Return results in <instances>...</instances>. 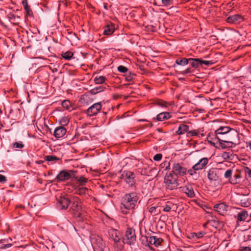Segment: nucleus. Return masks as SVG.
<instances>
[{"mask_svg":"<svg viewBox=\"0 0 251 251\" xmlns=\"http://www.w3.org/2000/svg\"><path fill=\"white\" fill-rule=\"evenodd\" d=\"M75 171L72 170H62L57 175L55 179L57 182H64L73 177L72 175Z\"/></svg>","mask_w":251,"mask_h":251,"instance_id":"1a4fd4ad","label":"nucleus"},{"mask_svg":"<svg viewBox=\"0 0 251 251\" xmlns=\"http://www.w3.org/2000/svg\"><path fill=\"white\" fill-rule=\"evenodd\" d=\"M88 98V96L87 95H83L81 96L80 98V100H79V101L82 103H84V102H85V101L86 100H87Z\"/></svg>","mask_w":251,"mask_h":251,"instance_id":"13d9d810","label":"nucleus"},{"mask_svg":"<svg viewBox=\"0 0 251 251\" xmlns=\"http://www.w3.org/2000/svg\"><path fill=\"white\" fill-rule=\"evenodd\" d=\"M24 9L25 10V11L26 16L30 17H32V18L33 17V14L32 11L29 6L25 7L24 8Z\"/></svg>","mask_w":251,"mask_h":251,"instance_id":"8fccbe9b","label":"nucleus"},{"mask_svg":"<svg viewBox=\"0 0 251 251\" xmlns=\"http://www.w3.org/2000/svg\"><path fill=\"white\" fill-rule=\"evenodd\" d=\"M61 105L62 107L66 110H70V109L72 107L71 101L67 100H64L62 102Z\"/></svg>","mask_w":251,"mask_h":251,"instance_id":"ea45409f","label":"nucleus"},{"mask_svg":"<svg viewBox=\"0 0 251 251\" xmlns=\"http://www.w3.org/2000/svg\"><path fill=\"white\" fill-rule=\"evenodd\" d=\"M8 17L9 20L11 21H15L16 18H18V19L19 18V16H16L13 13H9L8 15Z\"/></svg>","mask_w":251,"mask_h":251,"instance_id":"6e6d98bb","label":"nucleus"},{"mask_svg":"<svg viewBox=\"0 0 251 251\" xmlns=\"http://www.w3.org/2000/svg\"><path fill=\"white\" fill-rule=\"evenodd\" d=\"M7 181L6 177L3 175H0V183H4Z\"/></svg>","mask_w":251,"mask_h":251,"instance_id":"052dcab7","label":"nucleus"},{"mask_svg":"<svg viewBox=\"0 0 251 251\" xmlns=\"http://www.w3.org/2000/svg\"><path fill=\"white\" fill-rule=\"evenodd\" d=\"M174 206V204L172 202L167 201V203L163 206V210L165 212H169Z\"/></svg>","mask_w":251,"mask_h":251,"instance_id":"4c0bfd02","label":"nucleus"},{"mask_svg":"<svg viewBox=\"0 0 251 251\" xmlns=\"http://www.w3.org/2000/svg\"><path fill=\"white\" fill-rule=\"evenodd\" d=\"M71 202V199L65 196H61L57 199V207L60 209H66Z\"/></svg>","mask_w":251,"mask_h":251,"instance_id":"ddd939ff","label":"nucleus"},{"mask_svg":"<svg viewBox=\"0 0 251 251\" xmlns=\"http://www.w3.org/2000/svg\"><path fill=\"white\" fill-rule=\"evenodd\" d=\"M248 216V212L245 210H242L240 212L238 213L237 216H234V217L237 219V225L239 226V222L244 221L247 219Z\"/></svg>","mask_w":251,"mask_h":251,"instance_id":"5701e85b","label":"nucleus"},{"mask_svg":"<svg viewBox=\"0 0 251 251\" xmlns=\"http://www.w3.org/2000/svg\"><path fill=\"white\" fill-rule=\"evenodd\" d=\"M202 64L208 66L212 64V62L210 61L202 60L201 59V66Z\"/></svg>","mask_w":251,"mask_h":251,"instance_id":"bf43d9fd","label":"nucleus"},{"mask_svg":"<svg viewBox=\"0 0 251 251\" xmlns=\"http://www.w3.org/2000/svg\"><path fill=\"white\" fill-rule=\"evenodd\" d=\"M161 168L164 170H169L170 169V162L168 160H165L160 164Z\"/></svg>","mask_w":251,"mask_h":251,"instance_id":"a19ab883","label":"nucleus"},{"mask_svg":"<svg viewBox=\"0 0 251 251\" xmlns=\"http://www.w3.org/2000/svg\"><path fill=\"white\" fill-rule=\"evenodd\" d=\"M90 240L93 248L97 251H104L105 244L102 238L97 235L92 234L90 236Z\"/></svg>","mask_w":251,"mask_h":251,"instance_id":"20e7f679","label":"nucleus"},{"mask_svg":"<svg viewBox=\"0 0 251 251\" xmlns=\"http://www.w3.org/2000/svg\"><path fill=\"white\" fill-rule=\"evenodd\" d=\"M115 31V25L111 22L108 23L103 27V34L105 35H110Z\"/></svg>","mask_w":251,"mask_h":251,"instance_id":"6ab92c4d","label":"nucleus"},{"mask_svg":"<svg viewBox=\"0 0 251 251\" xmlns=\"http://www.w3.org/2000/svg\"><path fill=\"white\" fill-rule=\"evenodd\" d=\"M77 182L80 186L85 185L86 183L88 182V179L86 177H84L83 176H73V177Z\"/></svg>","mask_w":251,"mask_h":251,"instance_id":"c85d7f7f","label":"nucleus"},{"mask_svg":"<svg viewBox=\"0 0 251 251\" xmlns=\"http://www.w3.org/2000/svg\"><path fill=\"white\" fill-rule=\"evenodd\" d=\"M189 62L191 65L195 68H197L199 66H201V59L199 58H189Z\"/></svg>","mask_w":251,"mask_h":251,"instance_id":"473e14b6","label":"nucleus"},{"mask_svg":"<svg viewBox=\"0 0 251 251\" xmlns=\"http://www.w3.org/2000/svg\"><path fill=\"white\" fill-rule=\"evenodd\" d=\"M120 178L128 185L132 186L135 183V174L129 171H124L122 172Z\"/></svg>","mask_w":251,"mask_h":251,"instance_id":"39448f33","label":"nucleus"},{"mask_svg":"<svg viewBox=\"0 0 251 251\" xmlns=\"http://www.w3.org/2000/svg\"><path fill=\"white\" fill-rule=\"evenodd\" d=\"M61 56L66 60H70L73 56V53L70 51L62 52Z\"/></svg>","mask_w":251,"mask_h":251,"instance_id":"c9c22d12","label":"nucleus"},{"mask_svg":"<svg viewBox=\"0 0 251 251\" xmlns=\"http://www.w3.org/2000/svg\"><path fill=\"white\" fill-rule=\"evenodd\" d=\"M162 6L165 7H172L174 4V0H161Z\"/></svg>","mask_w":251,"mask_h":251,"instance_id":"e433bc0d","label":"nucleus"},{"mask_svg":"<svg viewBox=\"0 0 251 251\" xmlns=\"http://www.w3.org/2000/svg\"><path fill=\"white\" fill-rule=\"evenodd\" d=\"M162 156H162V154H161V153H157V154H155L153 156V159L155 161H160L162 159Z\"/></svg>","mask_w":251,"mask_h":251,"instance_id":"4d7b16f0","label":"nucleus"},{"mask_svg":"<svg viewBox=\"0 0 251 251\" xmlns=\"http://www.w3.org/2000/svg\"><path fill=\"white\" fill-rule=\"evenodd\" d=\"M244 20L243 17L239 14H234L228 16L226 19V23L232 25H239Z\"/></svg>","mask_w":251,"mask_h":251,"instance_id":"f8f14e48","label":"nucleus"},{"mask_svg":"<svg viewBox=\"0 0 251 251\" xmlns=\"http://www.w3.org/2000/svg\"><path fill=\"white\" fill-rule=\"evenodd\" d=\"M176 63L177 65L184 66L188 64L189 60L185 58H182L181 59H176Z\"/></svg>","mask_w":251,"mask_h":251,"instance_id":"58836bf2","label":"nucleus"},{"mask_svg":"<svg viewBox=\"0 0 251 251\" xmlns=\"http://www.w3.org/2000/svg\"><path fill=\"white\" fill-rule=\"evenodd\" d=\"M207 177L211 181H216L218 179V171L215 168L210 169L207 174Z\"/></svg>","mask_w":251,"mask_h":251,"instance_id":"4be33fe9","label":"nucleus"},{"mask_svg":"<svg viewBox=\"0 0 251 251\" xmlns=\"http://www.w3.org/2000/svg\"><path fill=\"white\" fill-rule=\"evenodd\" d=\"M189 126L184 124H179L178 130L176 131V133L177 135H182L187 133L189 131Z\"/></svg>","mask_w":251,"mask_h":251,"instance_id":"b1692460","label":"nucleus"},{"mask_svg":"<svg viewBox=\"0 0 251 251\" xmlns=\"http://www.w3.org/2000/svg\"><path fill=\"white\" fill-rule=\"evenodd\" d=\"M117 69L119 72L123 73H126L128 72V70L126 67L122 65L118 66Z\"/></svg>","mask_w":251,"mask_h":251,"instance_id":"603ef678","label":"nucleus"},{"mask_svg":"<svg viewBox=\"0 0 251 251\" xmlns=\"http://www.w3.org/2000/svg\"><path fill=\"white\" fill-rule=\"evenodd\" d=\"M45 160H46V161L50 162L51 164H53L60 161L61 159L56 156L49 155L45 156Z\"/></svg>","mask_w":251,"mask_h":251,"instance_id":"2f4dec72","label":"nucleus"},{"mask_svg":"<svg viewBox=\"0 0 251 251\" xmlns=\"http://www.w3.org/2000/svg\"><path fill=\"white\" fill-rule=\"evenodd\" d=\"M105 88L102 86H100V87H95L94 89H93L91 90V92L93 94L95 95L99 92L103 91L105 89Z\"/></svg>","mask_w":251,"mask_h":251,"instance_id":"a18cd8bd","label":"nucleus"},{"mask_svg":"<svg viewBox=\"0 0 251 251\" xmlns=\"http://www.w3.org/2000/svg\"><path fill=\"white\" fill-rule=\"evenodd\" d=\"M238 133L236 131L233 130L232 133L228 134V137L227 138L228 140H226L221 139L220 142L219 144V147L223 149L226 148H231L235 147L236 143L234 142L235 139L238 137Z\"/></svg>","mask_w":251,"mask_h":251,"instance_id":"7ed1b4c3","label":"nucleus"},{"mask_svg":"<svg viewBox=\"0 0 251 251\" xmlns=\"http://www.w3.org/2000/svg\"><path fill=\"white\" fill-rule=\"evenodd\" d=\"M22 4L24 6V8L28 7V3H27V0H23L22 1Z\"/></svg>","mask_w":251,"mask_h":251,"instance_id":"69168bd1","label":"nucleus"},{"mask_svg":"<svg viewBox=\"0 0 251 251\" xmlns=\"http://www.w3.org/2000/svg\"><path fill=\"white\" fill-rule=\"evenodd\" d=\"M89 189L85 187H78L76 190L77 194L82 196L88 193Z\"/></svg>","mask_w":251,"mask_h":251,"instance_id":"f704fd0d","label":"nucleus"},{"mask_svg":"<svg viewBox=\"0 0 251 251\" xmlns=\"http://www.w3.org/2000/svg\"><path fill=\"white\" fill-rule=\"evenodd\" d=\"M233 171L232 170L229 169L227 170L224 174V177L228 179V180L230 179H231V176L232 175Z\"/></svg>","mask_w":251,"mask_h":251,"instance_id":"de8ad7c7","label":"nucleus"},{"mask_svg":"<svg viewBox=\"0 0 251 251\" xmlns=\"http://www.w3.org/2000/svg\"><path fill=\"white\" fill-rule=\"evenodd\" d=\"M102 105L100 102H96L89 107L86 111V114L89 117L96 116L101 109Z\"/></svg>","mask_w":251,"mask_h":251,"instance_id":"9b49d317","label":"nucleus"},{"mask_svg":"<svg viewBox=\"0 0 251 251\" xmlns=\"http://www.w3.org/2000/svg\"><path fill=\"white\" fill-rule=\"evenodd\" d=\"M197 171H198V170H197L196 167L194 166V165H193L191 169H188V170H187L186 169V175L188 174L190 176H193L195 175H197Z\"/></svg>","mask_w":251,"mask_h":251,"instance_id":"79ce46f5","label":"nucleus"},{"mask_svg":"<svg viewBox=\"0 0 251 251\" xmlns=\"http://www.w3.org/2000/svg\"><path fill=\"white\" fill-rule=\"evenodd\" d=\"M222 157L225 159H232L233 154L230 152L225 151L222 154Z\"/></svg>","mask_w":251,"mask_h":251,"instance_id":"49530a36","label":"nucleus"},{"mask_svg":"<svg viewBox=\"0 0 251 251\" xmlns=\"http://www.w3.org/2000/svg\"><path fill=\"white\" fill-rule=\"evenodd\" d=\"M171 173L176 174L177 176H184L186 175V168L183 163L175 162L172 165Z\"/></svg>","mask_w":251,"mask_h":251,"instance_id":"0eeeda50","label":"nucleus"},{"mask_svg":"<svg viewBox=\"0 0 251 251\" xmlns=\"http://www.w3.org/2000/svg\"><path fill=\"white\" fill-rule=\"evenodd\" d=\"M149 250L148 251H156L154 249H153L152 247L149 246Z\"/></svg>","mask_w":251,"mask_h":251,"instance_id":"774afa93","label":"nucleus"},{"mask_svg":"<svg viewBox=\"0 0 251 251\" xmlns=\"http://www.w3.org/2000/svg\"><path fill=\"white\" fill-rule=\"evenodd\" d=\"M107 78L104 76H96L94 78V82L96 84H102L105 82Z\"/></svg>","mask_w":251,"mask_h":251,"instance_id":"72a5a7b5","label":"nucleus"},{"mask_svg":"<svg viewBox=\"0 0 251 251\" xmlns=\"http://www.w3.org/2000/svg\"><path fill=\"white\" fill-rule=\"evenodd\" d=\"M45 161H46V160H45V159L44 160H36L35 161V163L36 164H41L42 163H43L44 162H45Z\"/></svg>","mask_w":251,"mask_h":251,"instance_id":"338daca9","label":"nucleus"},{"mask_svg":"<svg viewBox=\"0 0 251 251\" xmlns=\"http://www.w3.org/2000/svg\"><path fill=\"white\" fill-rule=\"evenodd\" d=\"M163 240L161 238H158L156 236H152L149 237V243L151 245H154L155 247H157L160 245Z\"/></svg>","mask_w":251,"mask_h":251,"instance_id":"a878e982","label":"nucleus"},{"mask_svg":"<svg viewBox=\"0 0 251 251\" xmlns=\"http://www.w3.org/2000/svg\"><path fill=\"white\" fill-rule=\"evenodd\" d=\"M14 245H16V247L19 248L25 249L26 247H28V244H21L19 241H14Z\"/></svg>","mask_w":251,"mask_h":251,"instance_id":"864d4df0","label":"nucleus"},{"mask_svg":"<svg viewBox=\"0 0 251 251\" xmlns=\"http://www.w3.org/2000/svg\"><path fill=\"white\" fill-rule=\"evenodd\" d=\"M171 118L170 114L167 112H162L158 114L156 117L153 118V120L157 121H163Z\"/></svg>","mask_w":251,"mask_h":251,"instance_id":"393cba45","label":"nucleus"},{"mask_svg":"<svg viewBox=\"0 0 251 251\" xmlns=\"http://www.w3.org/2000/svg\"><path fill=\"white\" fill-rule=\"evenodd\" d=\"M178 189L180 192L185 194L187 197L190 198L195 197L196 193L192 184L187 183L185 186H179Z\"/></svg>","mask_w":251,"mask_h":251,"instance_id":"6e6552de","label":"nucleus"},{"mask_svg":"<svg viewBox=\"0 0 251 251\" xmlns=\"http://www.w3.org/2000/svg\"><path fill=\"white\" fill-rule=\"evenodd\" d=\"M124 239L126 243L128 245L134 244L136 240L135 230L131 227L127 228L126 231Z\"/></svg>","mask_w":251,"mask_h":251,"instance_id":"423d86ee","label":"nucleus"},{"mask_svg":"<svg viewBox=\"0 0 251 251\" xmlns=\"http://www.w3.org/2000/svg\"><path fill=\"white\" fill-rule=\"evenodd\" d=\"M241 178V175L240 173L235 174L233 178L229 180V182L233 185H236L240 183V179Z\"/></svg>","mask_w":251,"mask_h":251,"instance_id":"7c9ffc66","label":"nucleus"},{"mask_svg":"<svg viewBox=\"0 0 251 251\" xmlns=\"http://www.w3.org/2000/svg\"><path fill=\"white\" fill-rule=\"evenodd\" d=\"M139 196L136 192H131L126 194L123 197L121 205V212L125 215L129 213V211L135 208L137 205Z\"/></svg>","mask_w":251,"mask_h":251,"instance_id":"f257e3e1","label":"nucleus"},{"mask_svg":"<svg viewBox=\"0 0 251 251\" xmlns=\"http://www.w3.org/2000/svg\"><path fill=\"white\" fill-rule=\"evenodd\" d=\"M149 211L152 215H156L159 213L157 210V207L154 206L150 207Z\"/></svg>","mask_w":251,"mask_h":251,"instance_id":"09e8293b","label":"nucleus"},{"mask_svg":"<svg viewBox=\"0 0 251 251\" xmlns=\"http://www.w3.org/2000/svg\"><path fill=\"white\" fill-rule=\"evenodd\" d=\"M179 181L178 176L172 173L166 174L164 177V183L166 188L168 190H173L178 189L180 185Z\"/></svg>","mask_w":251,"mask_h":251,"instance_id":"f03ea898","label":"nucleus"},{"mask_svg":"<svg viewBox=\"0 0 251 251\" xmlns=\"http://www.w3.org/2000/svg\"><path fill=\"white\" fill-rule=\"evenodd\" d=\"M109 238L113 241H117L121 239L120 232L115 229L111 228L108 230Z\"/></svg>","mask_w":251,"mask_h":251,"instance_id":"a211bd4d","label":"nucleus"},{"mask_svg":"<svg viewBox=\"0 0 251 251\" xmlns=\"http://www.w3.org/2000/svg\"><path fill=\"white\" fill-rule=\"evenodd\" d=\"M14 241L10 237L0 240V250L6 251L14 245Z\"/></svg>","mask_w":251,"mask_h":251,"instance_id":"4468645a","label":"nucleus"},{"mask_svg":"<svg viewBox=\"0 0 251 251\" xmlns=\"http://www.w3.org/2000/svg\"><path fill=\"white\" fill-rule=\"evenodd\" d=\"M222 137H221L215 130L214 132H210L207 135V140L208 142L214 147H217L219 144Z\"/></svg>","mask_w":251,"mask_h":251,"instance_id":"9d476101","label":"nucleus"},{"mask_svg":"<svg viewBox=\"0 0 251 251\" xmlns=\"http://www.w3.org/2000/svg\"><path fill=\"white\" fill-rule=\"evenodd\" d=\"M124 247V242L121 238L118 241L113 242V248L115 251H122Z\"/></svg>","mask_w":251,"mask_h":251,"instance_id":"bb28decb","label":"nucleus"},{"mask_svg":"<svg viewBox=\"0 0 251 251\" xmlns=\"http://www.w3.org/2000/svg\"><path fill=\"white\" fill-rule=\"evenodd\" d=\"M157 104L158 105L162 107H166L167 106L168 102H167L165 101L162 100H159Z\"/></svg>","mask_w":251,"mask_h":251,"instance_id":"5fc2aeb1","label":"nucleus"},{"mask_svg":"<svg viewBox=\"0 0 251 251\" xmlns=\"http://www.w3.org/2000/svg\"><path fill=\"white\" fill-rule=\"evenodd\" d=\"M228 206L224 202L215 204L214 209L221 215L224 216L227 211Z\"/></svg>","mask_w":251,"mask_h":251,"instance_id":"dca6fc26","label":"nucleus"},{"mask_svg":"<svg viewBox=\"0 0 251 251\" xmlns=\"http://www.w3.org/2000/svg\"><path fill=\"white\" fill-rule=\"evenodd\" d=\"M133 76H134L133 74L131 75V74H130V75H129L126 77V80H127L128 81H130L133 79Z\"/></svg>","mask_w":251,"mask_h":251,"instance_id":"0e129e2a","label":"nucleus"},{"mask_svg":"<svg viewBox=\"0 0 251 251\" xmlns=\"http://www.w3.org/2000/svg\"><path fill=\"white\" fill-rule=\"evenodd\" d=\"M233 129L230 128L228 126H221L217 130H216L217 133L222 137V135L227 134L228 135L230 133H232Z\"/></svg>","mask_w":251,"mask_h":251,"instance_id":"aec40b11","label":"nucleus"},{"mask_svg":"<svg viewBox=\"0 0 251 251\" xmlns=\"http://www.w3.org/2000/svg\"><path fill=\"white\" fill-rule=\"evenodd\" d=\"M70 122L69 118L67 117H63L60 120V124L61 125V126H67Z\"/></svg>","mask_w":251,"mask_h":251,"instance_id":"37998d69","label":"nucleus"},{"mask_svg":"<svg viewBox=\"0 0 251 251\" xmlns=\"http://www.w3.org/2000/svg\"><path fill=\"white\" fill-rule=\"evenodd\" d=\"M71 209L74 211L78 212L80 211L81 209V201L79 198L77 197H73L71 199Z\"/></svg>","mask_w":251,"mask_h":251,"instance_id":"2eb2a0df","label":"nucleus"},{"mask_svg":"<svg viewBox=\"0 0 251 251\" xmlns=\"http://www.w3.org/2000/svg\"><path fill=\"white\" fill-rule=\"evenodd\" d=\"M245 173L249 177L251 178V169L247 167L245 169Z\"/></svg>","mask_w":251,"mask_h":251,"instance_id":"680f3d73","label":"nucleus"},{"mask_svg":"<svg viewBox=\"0 0 251 251\" xmlns=\"http://www.w3.org/2000/svg\"><path fill=\"white\" fill-rule=\"evenodd\" d=\"M66 129L63 126L56 127L54 131V135L57 138L64 136L66 133Z\"/></svg>","mask_w":251,"mask_h":251,"instance_id":"412c9836","label":"nucleus"},{"mask_svg":"<svg viewBox=\"0 0 251 251\" xmlns=\"http://www.w3.org/2000/svg\"><path fill=\"white\" fill-rule=\"evenodd\" d=\"M205 234V232L202 231L197 233L192 232L189 234L188 238L190 239H193L194 240H196L197 239L202 238Z\"/></svg>","mask_w":251,"mask_h":251,"instance_id":"cd10ccee","label":"nucleus"},{"mask_svg":"<svg viewBox=\"0 0 251 251\" xmlns=\"http://www.w3.org/2000/svg\"><path fill=\"white\" fill-rule=\"evenodd\" d=\"M209 162V159L207 157H203L194 166L198 171L201 170L206 168Z\"/></svg>","mask_w":251,"mask_h":251,"instance_id":"f3484780","label":"nucleus"},{"mask_svg":"<svg viewBox=\"0 0 251 251\" xmlns=\"http://www.w3.org/2000/svg\"><path fill=\"white\" fill-rule=\"evenodd\" d=\"M207 222H209L213 226L215 227L219 225V221L218 219L208 220Z\"/></svg>","mask_w":251,"mask_h":251,"instance_id":"3c124183","label":"nucleus"},{"mask_svg":"<svg viewBox=\"0 0 251 251\" xmlns=\"http://www.w3.org/2000/svg\"><path fill=\"white\" fill-rule=\"evenodd\" d=\"M251 248L249 247H241L240 251H250Z\"/></svg>","mask_w":251,"mask_h":251,"instance_id":"e2e57ef3","label":"nucleus"},{"mask_svg":"<svg viewBox=\"0 0 251 251\" xmlns=\"http://www.w3.org/2000/svg\"><path fill=\"white\" fill-rule=\"evenodd\" d=\"M25 145L22 141L15 142L11 144V148L13 149H23Z\"/></svg>","mask_w":251,"mask_h":251,"instance_id":"c03bdc74","label":"nucleus"},{"mask_svg":"<svg viewBox=\"0 0 251 251\" xmlns=\"http://www.w3.org/2000/svg\"><path fill=\"white\" fill-rule=\"evenodd\" d=\"M205 136V134L201 132L200 129L198 130H192L191 131H189L187 133V137H191L193 136H198L199 137H202Z\"/></svg>","mask_w":251,"mask_h":251,"instance_id":"c756f323","label":"nucleus"}]
</instances>
